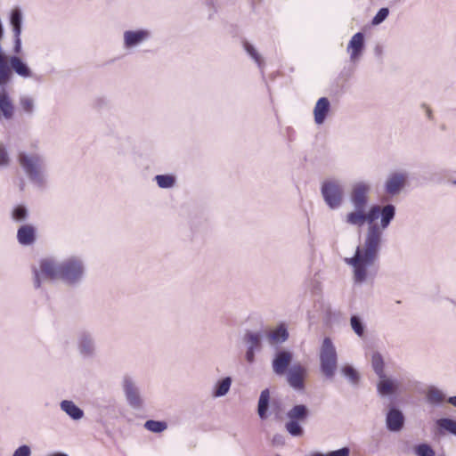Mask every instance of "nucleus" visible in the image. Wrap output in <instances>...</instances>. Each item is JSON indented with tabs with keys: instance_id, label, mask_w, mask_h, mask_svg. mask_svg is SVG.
Segmentation results:
<instances>
[{
	"instance_id": "obj_18",
	"label": "nucleus",
	"mask_w": 456,
	"mask_h": 456,
	"mask_svg": "<svg viewBox=\"0 0 456 456\" xmlns=\"http://www.w3.org/2000/svg\"><path fill=\"white\" fill-rule=\"evenodd\" d=\"M330 110V102L327 98H320L314 109V121L317 125H322Z\"/></svg>"
},
{
	"instance_id": "obj_33",
	"label": "nucleus",
	"mask_w": 456,
	"mask_h": 456,
	"mask_svg": "<svg viewBox=\"0 0 456 456\" xmlns=\"http://www.w3.org/2000/svg\"><path fill=\"white\" fill-rule=\"evenodd\" d=\"M144 427L149 431H151L154 433H160L167 429V425L164 421L147 420L144 424Z\"/></svg>"
},
{
	"instance_id": "obj_28",
	"label": "nucleus",
	"mask_w": 456,
	"mask_h": 456,
	"mask_svg": "<svg viewBox=\"0 0 456 456\" xmlns=\"http://www.w3.org/2000/svg\"><path fill=\"white\" fill-rule=\"evenodd\" d=\"M341 373L353 385H356L358 383L359 379H360L359 373L351 365H348V364L344 365L341 368Z\"/></svg>"
},
{
	"instance_id": "obj_20",
	"label": "nucleus",
	"mask_w": 456,
	"mask_h": 456,
	"mask_svg": "<svg viewBox=\"0 0 456 456\" xmlns=\"http://www.w3.org/2000/svg\"><path fill=\"white\" fill-rule=\"evenodd\" d=\"M232 382L230 377H225L218 380L213 387L212 396L217 398L226 395L231 388Z\"/></svg>"
},
{
	"instance_id": "obj_41",
	"label": "nucleus",
	"mask_w": 456,
	"mask_h": 456,
	"mask_svg": "<svg viewBox=\"0 0 456 456\" xmlns=\"http://www.w3.org/2000/svg\"><path fill=\"white\" fill-rule=\"evenodd\" d=\"M31 448L27 445L23 444L19 446L12 453V456H31Z\"/></svg>"
},
{
	"instance_id": "obj_25",
	"label": "nucleus",
	"mask_w": 456,
	"mask_h": 456,
	"mask_svg": "<svg viewBox=\"0 0 456 456\" xmlns=\"http://www.w3.org/2000/svg\"><path fill=\"white\" fill-rule=\"evenodd\" d=\"M371 366L378 378H380L386 374L384 370L385 362L382 355L379 353H373L371 356Z\"/></svg>"
},
{
	"instance_id": "obj_14",
	"label": "nucleus",
	"mask_w": 456,
	"mask_h": 456,
	"mask_svg": "<svg viewBox=\"0 0 456 456\" xmlns=\"http://www.w3.org/2000/svg\"><path fill=\"white\" fill-rule=\"evenodd\" d=\"M306 374V369L299 364L292 366L287 374L288 383L295 390L304 389V378Z\"/></svg>"
},
{
	"instance_id": "obj_35",
	"label": "nucleus",
	"mask_w": 456,
	"mask_h": 456,
	"mask_svg": "<svg viewBox=\"0 0 456 456\" xmlns=\"http://www.w3.org/2000/svg\"><path fill=\"white\" fill-rule=\"evenodd\" d=\"M286 430L293 436H300L303 434V428L296 420H290L286 423Z\"/></svg>"
},
{
	"instance_id": "obj_31",
	"label": "nucleus",
	"mask_w": 456,
	"mask_h": 456,
	"mask_svg": "<svg viewBox=\"0 0 456 456\" xmlns=\"http://www.w3.org/2000/svg\"><path fill=\"white\" fill-rule=\"evenodd\" d=\"M20 106L25 113L31 115L35 110V101L30 96L23 95L20 98Z\"/></svg>"
},
{
	"instance_id": "obj_34",
	"label": "nucleus",
	"mask_w": 456,
	"mask_h": 456,
	"mask_svg": "<svg viewBox=\"0 0 456 456\" xmlns=\"http://www.w3.org/2000/svg\"><path fill=\"white\" fill-rule=\"evenodd\" d=\"M414 452L417 456H435V451L428 444H421L414 448Z\"/></svg>"
},
{
	"instance_id": "obj_49",
	"label": "nucleus",
	"mask_w": 456,
	"mask_h": 456,
	"mask_svg": "<svg viewBox=\"0 0 456 456\" xmlns=\"http://www.w3.org/2000/svg\"><path fill=\"white\" fill-rule=\"evenodd\" d=\"M312 456H327V454L316 452V453L313 454Z\"/></svg>"
},
{
	"instance_id": "obj_48",
	"label": "nucleus",
	"mask_w": 456,
	"mask_h": 456,
	"mask_svg": "<svg viewBox=\"0 0 456 456\" xmlns=\"http://www.w3.org/2000/svg\"><path fill=\"white\" fill-rule=\"evenodd\" d=\"M52 456H68V455L65 453H61V452H56V453H53Z\"/></svg>"
},
{
	"instance_id": "obj_43",
	"label": "nucleus",
	"mask_w": 456,
	"mask_h": 456,
	"mask_svg": "<svg viewBox=\"0 0 456 456\" xmlns=\"http://www.w3.org/2000/svg\"><path fill=\"white\" fill-rule=\"evenodd\" d=\"M255 349L248 348L246 352V360L248 362L252 363L255 360Z\"/></svg>"
},
{
	"instance_id": "obj_26",
	"label": "nucleus",
	"mask_w": 456,
	"mask_h": 456,
	"mask_svg": "<svg viewBox=\"0 0 456 456\" xmlns=\"http://www.w3.org/2000/svg\"><path fill=\"white\" fill-rule=\"evenodd\" d=\"M244 50L254 60V61L257 64V66L262 69L265 61L261 54L256 49V47L248 42L243 43Z\"/></svg>"
},
{
	"instance_id": "obj_40",
	"label": "nucleus",
	"mask_w": 456,
	"mask_h": 456,
	"mask_svg": "<svg viewBox=\"0 0 456 456\" xmlns=\"http://www.w3.org/2000/svg\"><path fill=\"white\" fill-rule=\"evenodd\" d=\"M10 158L4 145L0 144V167L9 166Z\"/></svg>"
},
{
	"instance_id": "obj_10",
	"label": "nucleus",
	"mask_w": 456,
	"mask_h": 456,
	"mask_svg": "<svg viewBox=\"0 0 456 456\" xmlns=\"http://www.w3.org/2000/svg\"><path fill=\"white\" fill-rule=\"evenodd\" d=\"M377 390L380 395L389 396L393 395H400L406 389L403 387L402 379L385 374L379 378Z\"/></svg>"
},
{
	"instance_id": "obj_21",
	"label": "nucleus",
	"mask_w": 456,
	"mask_h": 456,
	"mask_svg": "<svg viewBox=\"0 0 456 456\" xmlns=\"http://www.w3.org/2000/svg\"><path fill=\"white\" fill-rule=\"evenodd\" d=\"M18 240L22 245H30L35 240V229L31 225H23L18 230Z\"/></svg>"
},
{
	"instance_id": "obj_7",
	"label": "nucleus",
	"mask_w": 456,
	"mask_h": 456,
	"mask_svg": "<svg viewBox=\"0 0 456 456\" xmlns=\"http://www.w3.org/2000/svg\"><path fill=\"white\" fill-rule=\"evenodd\" d=\"M408 181V173L405 171H394L390 172L385 182H384V191L385 192L391 196L399 195L404 187L407 184Z\"/></svg>"
},
{
	"instance_id": "obj_51",
	"label": "nucleus",
	"mask_w": 456,
	"mask_h": 456,
	"mask_svg": "<svg viewBox=\"0 0 456 456\" xmlns=\"http://www.w3.org/2000/svg\"><path fill=\"white\" fill-rule=\"evenodd\" d=\"M453 183H454V184H456V180H455V181H453Z\"/></svg>"
},
{
	"instance_id": "obj_1",
	"label": "nucleus",
	"mask_w": 456,
	"mask_h": 456,
	"mask_svg": "<svg viewBox=\"0 0 456 456\" xmlns=\"http://www.w3.org/2000/svg\"><path fill=\"white\" fill-rule=\"evenodd\" d=\"M395 216V207L373 205L366 212V207L354 208L347 213L346 222L351 225L368 224L363 242L357 246L351 257L345 263L352 269V280L356 285L373 281L378 273V260L384 231Z\"/></svg>"
},
{
	"instance_id": "obj_6",
	"label": "nucleus",
	"mask_w": 456,
	"mask_h": 456,
	"mask_svg": "<svg viewBox=\"0 0 456 456\" xmlns=\"http://www.w3.org/2000/svg\"><path fill=\"white\" fill-rule=\"evenodd\" d=\"M325 203L331 209L338 208L344 200V183L338 179H326L321 188Z\"/></svg>"
},
{
	"instance_id": "obj_5",
	"label": "nucleus",
	"mask_w": 456,
	"mask_h": 456,
	"mask_svg": "<svg viewBox=\"0 0 456 456\" xmlns=\"http://www.w3.org/2000/svg\"><path fill=\"white\" fill-rule=\"evenodd\" d=\"M11 77L5 56L0 57V114L5 119H12L14 115V105L5 88Z\"/></svg>"
},
{
	"instance_id": "obj_23",
	"label": "nucleus",
	"mask_w": 456,
	"mask_h": 456,
	"mask_svg": "<svg viewBox=\"0 0 456 456\" xmlns=\"http://www.w3.org/2000/svg\"><path fill=\"white\" fill-rule=\"evenodd\" d=\"M270 400V392L268 389H265L261 392L258 405H257V413L262 419H265L267 418V410L269 406Z\"/></svg>"
},
{
	"instance_id": "obj_15",
	"label": "nucleus",
	"mask_w": 456,
	"mask_h": 456,
	"mask_svg": "<svg viewBox=\"0 0 456 456\" xmlns=\"http://www.w3.org/2000/svg\"><path fill=\"white\" fill-rule=\"evenodd\" d=\"M364 49V36L362 33L358 32L354 34L347 45V52L350 54V60L356 62L362 56Z\"/></svg>"
},
{
	"instance_id": "obj_39",
	"label": "nucleus",
	"mask_w": 456,
	"mask_h": 456,
	"mask_svg": "<svg viewBox=\"0 0 456 456\" xmlns=\"http://www.w3.org/2000/svg\"><path fill=\"white\" fill-rule=\"evenodd\" d=\"M10 21L12 25H22V12L20 9L14 8L12 11Z\"/></svg>"
},
{
	"instance_id": "obj_16",
	"label": "nucleus",
	"mask_w": 456,
	"mask_h": 456,
	"mask_svg": "<svg viewBox=\"0 0 456 456\" xmlns=\"http://www.w3.org/2000/svg\"><path fill=\"white\" fill-rule=\"evenodd\" d=\"M386 424L388 430L392 432L400 431L404 425V416L403 412L392 407L387 414Z\"/></svg>"
},
{
	"instance_id": "obj_4",
	"label": "nucleus",
	"mask_w": 456,
	"mask_h": 456,
	"mask_svg": "<svg viewBox=\"0 0 456 456\" xmlns=\"http://www.w3.org/2000/svg\"><path fill=\"white\" fill-rule=\"evenodd\" d=\"M320 370L328 379H333L338 370L337 349L330 338H325L319 351Z\"/></svg>"
},
{
	"instance_id": "obj_17",
	"label": "nucleus",
	"mask_w": 456,
	"mask_h": 456,
	"mask_svg": "<svg viewBox=\"0 0 456 456\" xmlns=\"http://www.w3.org/2000/svg\"><path fill=\"white\" fill-rule=\"evenodd\" d=\"M7 66L10 70L12 69L20 77L27 78L31 77L33 73L29 67L20 58L17 56H12L9 59L5 56Z\"/></svg>"
},
{
	"instance_id": "obj_36",
	"label": "nucleus",
	"mask_w": 456,
	"mask_h": 456,
	"mask_svg": "<svg viewBox=\"0 0 456 456\" xmlns=\"http://www.w3.org/2000/svg\"><path fill=\"white\" fill-rule=\"evenodd\" d=\"M351 327L359 337H362L364 334V325L362 322L361 319L357 316H352L351 320Z\"/></svg>"
},
{
	"instance_id": "obj_2",
	"label": "nucleus",
	"mask_w": 456,
	"mask_h": 456,
	"mask_svg": "<svg viewBox=\"0 0 456 456\" xmlns=\"http://www.w3.org/2000/svg\"><path fill=\"white\" fill-rule=\"evenodd\" d=\"M85 275V265L78 256H69L61 262L43 259L40 269H34V286L39 288L45 279L61 280L67 285L80 283Z\"/></svg>"
},
{
	"instance_id": "obj_29",
	"label": "nucleus",
	"mask_w": 456,
	"mask_h": 456,
	"mask_svg": "<svg viewBox=\"0 0 456 456\" xmlns=\"http://www.w3.org/2000/svg\"><path fill=\"white\" fill-rule=\"evenodd\" d=\"M437 426L456 436V420L449 418H442L436 421Z\"/></svg>"
},
{
	"instance_id": "obj_45",
	"label": "nucleus",
	"mask_w": 456,
	"mask_h": 456,
	"mask_svg": "<svg viewBox=\"0 0 456 456\" xmlns=\"http://www.w3.org/2000/svg\"><path fill=\"white\" fill-rule=\"evenodd\" d=\"M14 37H20L22 25H12Z\"/></svg>"
},
{
	"instance_id": "obj_50",
	"label": "nucleus",
	"mask_w": 456,
	"mask_h": 456,
	"mask_svg": "<svg viewBox=\"0 0 456 456\" xmlns=\"http://www.w3.org/2000/svg\"><path fill=\"white\" fill-rule=\"evenodd\" d=\"M430 115H431V110L428 109V116L430 118Z\"/></svg>"
},
{
	"instance_id": "obj_44",
	"label": "nucleus",
	"mask_w": 456,
	"mask_h": 456,
	"mask_svg": "<svg viewBox=\"0 0 456 456\" xmlns=\"http://www.w3.org/2000/svg\"><path fill=\"white\" fill-rule=\"evenodd\" d=\"M21 51V40L20 37H14V52L20 53Z\"/></svg>"
},
{
	"instance_id": "obj_27",
	"label": "nucleus",
	"mask_w": 456,
	"mask_h": 456,
	"mask_svg": "<svg viewBox=\"0 0 456 456\" xmlns=\"http://www.w3.org/2000/svg\"><path fill=\"white\" fill-rule=\"evenodd\" d=\"M262 335L258 332H250L246 335L245 341L248 348L259 351L261 348Z\"/></svg>"
},
{
	"instance_id": "obj_46",
	"label": "nucleus",
	"mask_w": 456,
	"mask_h": 456,
	"mask_svg": "<svg viewBox=\"0 0 456 456\" xmlns=\"http://www.w3.org/2000/svg\"><path fill=\"white\" fill-rule=\"evenodd\" d=\"M448 403L456 408V396L449 397Z\"/></svg>"
},
{
	"instance_id": "obj_42",
	"label": "nucleus",
	"mask_w": 456,
	"mask_h": 456,
	"mask_svg": "<svg viewBox=\"0 0 456 456\" xmlns=\"http://www.w3.org/2000/svg\"><path fill=\"white\" fill-rule=\"evenodd\" d=\"M349 449L347 447H344L339 450L328 452L327 456H349Z\"/></svg>"
},
{
	"instance_id": "obj_9",
	"label": "nucleus",
	"mask_w": 456,
	"mask_h": 456,
	"mask_svg": "<svg viewBox=\"0 0 456 456\" xmlns=\"http://www.w3.org/2000/svg\"><path fill=\"white\" fill-rule=\"evenodd\" d=\"M122 387L129 406L135 410L141 409L143 405V398L134 379L125 376L122 380Z\"/></svg>"
},
{
	"instance_id": "obj_3",
	"label": "nucleus",
	"mask_w": 456,
	"mask_h": 456,
	"mask_svg": "<svg viewBox=\"0 0 456 456\" xmlns=\"http://www.w3.org/2000/svg\"><path fill=\"white\" fill-rule=\"evenodd\" d=\"M18 162L28 179L38 186L46 183L45 159L38 152L20 151Z\"/></svg>"
},
{
	"instance_id": "obj_11",
	"label": "nucleus",
	"mask_w": 456,
	"mask_h": 456,
	"mask_svg": "<svg viewBox=\"0 0 456 456\" xmlns=\"http://www.w3.org/2000/svg\"><path fill=\"white\" fill-rule=\"evenodd\" d=\"M77 348L83 358H92L96 354V345L93 335L88 331H82L77 335Z\"/></svg>"
},
{
	"instance_id": "obj_12",
	"label": "nucleus",
	"mask_w": 456,
	"mask_h": 456,
	"mask_svg": "<svg viewBox=\"0 0 456 456\" xmlns=\"http://www.w3.org/2000/svg\"><path fill=\"white\" fill-rule=\"evenodd\" d=\"M151 36L148 29L126 30L123 35L124 48L131 50L137 47Z\"/></svg>"
},
{
	"instance_id": "obj_8",
	"label": "nucleus",
	"mask_w": 456,
	"mask_h": 456,
	"mask_svg": "<svg viewBox=\"0 0 456 456\" xmlns=\"http://www.w3.org/2000/svg\"><path fill=\"white\" fill-rule=\"evenodd\" d=\"M371 184L367 181H356L353 183L349 195L352 206L354 208H367Z\"/></svg>"
},
{
	"instance_id": "obj_19",
	"label": "nucleus",
	"mask_w": 456,
	"mask_h": 456,
	"mask_svg": "<svg viewBox=\"0 0 456 456\" xmlns=\"http://www.w3.org/2000/svg\"><path fill=\"white\" fill-rule=\"evenodd\" d=\"M61 410L73 420H79L84 417V411L73 401L63 400L60 403Z\"/></svg>"
},
{
	"instance_id": "obj_38",
	"label": "nucleus",
	"mask_w": 456,
	"mask_h": 456,
	"mask_svg": "<svg viewBox=\"0 0 456 456\" xmlns=\"http://www.w3.org/2000/svg\"><path fill=\"white\" fill-rule=\"evenodd\" d=\"M28 215L27 208L23 206L16 207L12 211V218L16 221H23Z\"/></svg>"
},
{
	"instance_id": "obj_30",
	"label": "nucleus",
	"mask_w": 456,
	"mask_h": 456,
	"mask_svg": "<svg viewBox=\"0 0 456 456\" xmlns=\"http://www.w3.org/2000/svg\"><path fill=\"white\" fill-rule=\"evenodd\" d=\"M427 400L431 404H440L444 401V395L437 388H430L427 394Z\"/></svg>"
},
{
	"instance_id": "obj_32",
	"label": "nucleus",
	"mask_w": 456,
	"mask_h": 456,
	"mask_svg": "<svg viewBox=\"0 0 456 456\" xmlns=\"http://www.w3.org/2000/svg\"><path fill=\"white\" fill-rule=\"evenodd\" d=\"M155 180L160 188H171L175 185V177L169 175H158L155 176Z\"/></svg>"
},
{
	"instance_id": "obj_37",
	"label": "nucleus",
	"mask_w": 456,
	"mask_h": 456,
	"mask_svg": "<svg viewBox=\"0 0 456 456\" xmlns=\"http://www.w3.org/2000/svg\"><path fill=\"white\" fill-rule=\"evenodd\" d=\"M389 10L387 7L379 9L377 14L372 19L371 24L374 26L379 25L382 23L388 16Z\"/></svg>"
},
{
	"instance_id": "obj_22",
	"label": "nucleus",
	"mask_w": 456,
	"mask_h": 456,
	"mask_svg": "<svg viewBox=\"0 0 456 456\" xmlns=\"http://www.w3.org/2000/svg\"><path fill=\"white\" fill-rule=\"evenodd\" d=\"M288 330L282 325L271 330L267 335V338L271 344H281L288 339Z\"/></svg>"
},
{
	"instance_id": "obj_47",
	"label": "nucleus",
	"mask_w": 456,
	"mask_h": 456,
	"mask_svg": "<svg viewBox=\"0 0 456 456\" xmlns=\"http://www.w3.org/2000/svg\"><path fill=\"white\" fill-rule=\"evenodd\" d=\"M273 443H282V436H275L273 437Z\"/></svg>"
},
{
	"instance_id": "obj_13",
	"label": "nucleus",
	"mask_w": 456,
	"mask_h": 456,
	"mask_svg": "<svg viewBox=\"0 0 456 456\" xmlns=\"http://www.w3.org/2000/svg\"><path fill=\"white\" fill-rule=\"evenodd\" d=\"M293 359L291 352L287 350L278 351L272 362L273 370L276 375H284Z\"/></svg>"
},
{
	"instance_id": "obj_24",
	"label": "nucleus",
	"mask_w": 456,
	"mask_h": 456,
	"mask_svg": "<svg viewBox=\"0 0 456 456\" xmlns=\"http://www.w3.org/2000/svg\"><path fill=\"white\" fill-rule=\"evenodd\" d=\"M287 416L290 420H304L308 416V409L305 405L297 404L288 411Z\"/></svg>"
}]
</instances>
